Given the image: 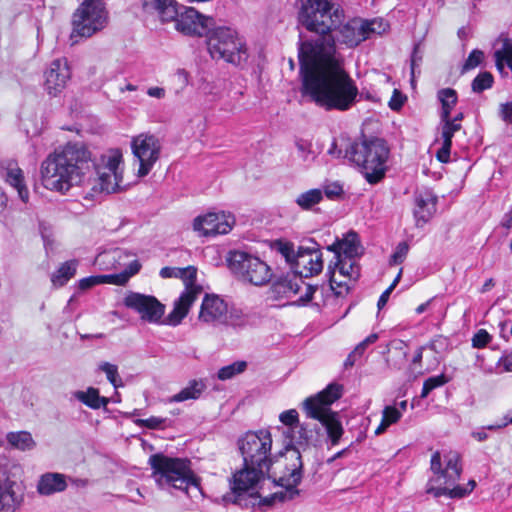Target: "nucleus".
I'll use <instances>...</instances> for the list:
<instances>
[{
  "label": "nucleus",
  "mask_w": 512,
  "mask_h": 512,
  "mask_svg": "<svg viewBox=\"0 0 512 512\" xmlns=\"http://www.w3.org/2000/svg\"><path fill=\"white\" fill-rule=\"evenodd\" d=\"M343 19L344 16L327 32H315V39L303 41L299 46L302 95L325 110H349L359 94L343 59L336 54L335 39L349 48L356 47L367 39V24L362 18L341 24Z\"/></svg>",
  "instance_id": "nucleus-1"
},
{
  "label": "nucleus",
  "mask_w": 512,
  "mask_h": 512,
  "mask_svg": "<svg viewBox=\"0 0 512 512\" xmlns=\"http://www.w3.org/2000/svg\"><path fill=\"white\" fill-rule=\"evenodd\" d=\"M90 162L91 152L84 143L68 142L42 161L41 183L46 189L61 194H66L72 187L90 184Z\"/></svg>",
  "instance_id": "nucleus-2"
},
{
  "label": "nucleus",
  "mask_w": 512,
  "mask_h": 512,
  "mask_svg": "<svg viewBox=\"0 0 512 512\" xmlns=\"http://www.w3.org/2000/svg\"><path fill=\"white\" fill-rule=\"evenodd\" d=\"M279 420L282 426H277L285 444V457L291 463L287 467L289 477L287 479V487L284 491L274 493L270 498H264L263 504L271 505L276 500L283 502L291 500L299 494L296 486L302 479V459L301 452L298 446H308L312 441V433L307 429L304 424L299 423V414L295 409L283 411L279 415Z\"/></svg>",
  "instance_id": "nucleus-3"
},
{
  "label": "nucleus",
  "mask_w": 512,
  "mask_h": 512,
  "mask_svg": "<svg viewBox=\"0 0 512 512\" xmlns=\"http://www.w3.org/2000/svg\"><path fill=\"white\" fill-rule=\"evenodd\" d=\"M430 469L432 476L426 484V493L435 498L445 496L460 499L469 495L476 486L474 480H470L466 486L457 484L462 473L460 455L457 452L449 451L442 456L436 451L431 457Z\"/></svg>",
  "instance_id": "nucleus-4"
},
{
  "label": "nucleus",
  "mask_w": 512,
  "mask_h": 512,
  "mask_svg": "<svg viewBox=\"0 0 512 512\" xmlns=\"http://www.w3.org/2000/svg\"><path fill=\"white\" fill-rule=\"evenodd\" d=\"M149 463L153 478L161 489L171 493L172 490L180 491L191 499L202 496L199 480L190 469L189 461L155 454L150 456Z\"/></svg>",
  "instance_id": "nucleus-5"
},
{
  "label": "nucleus",
  "mask_w": 512,
  "mask_h": 512,
  "mask_svg": "<svg viewBox=\"0 0 512 512\" xmlns=\"http://www.w3.org/2000/svg\"><path fill=\"white\" fill-rule=\"evenodd\" d=\"M342 390L340 384L331 383L315 396L306 398L302 404L306 416L318 420L325 427L332 445L338 444L344 432L338 413L331 410Z\"/></svg>",
  "instance_id": "nucleus-6"
},
{
  "label": "nucleus",
  "mask_w": 512,
  "mask_h": 512,
  "mask_svg": "<svg viewBox=\"0 0 512 512\" xmlns=\"http://www.w3.org/2000/svg\"><path fill=\"white\" fill-rule=\"evenodd\" d=\"M205 37L207 51L212 59L223 60L235 66L246 63L247 45L235 28L227 25L217 26L214 23Z\"/></svg>",
  "instance_id": "nucleus-7"
},
{
  "label": "nucleus",
  "mask_w": 512,
  "mask_h": 512,
  "mask_svg": "<svg viewBox=\"0 0 512 512\" xmlns=\"http://www.w3.org/2000/svg\"><path fill=\"white\" fill-rule=\"evenodd\" d=\"M346 157L361 171L365 179L374 184L380 181L387 169L389 148L381 139L363 140L353 143Z\"/></svg>",
  "instance_id": "nucleus-8"
},
{
  "label": "nucleus",
  "mask_w": 512,
  "mask_h": 512,
  "mask_svg": "<svg viewBox=\"0 0 512 512\" xmlns=\"http://www.w3.org/2000/svg\"><path fill=\"white\" fill-rule=\"evenodd\" d=\"M124 160L120 149L114 148L103 152L97 159L90 162L88 175L91 176L90 184L85 186L98 189L101 192H118L123 183Z\"/></svg>",
  "instance_id": "nucleus-9"
},
{
  "label": "nucleus",
  "mask_w": 512,
  "mask_h": 512,
  "mask_svg": "<svg viewBox=\"0 0 512 512\" xmlns=\"http://www.w3.org/2000/svg\"><path fill=\"white\" fill-rule=\"evenodd\" d=\"M159 274L162 278H179L185 285L184 291L175 300L173 309L166 318L168 325L177 326L187 316L191 306L202 292V287L196 283L197 269L194 266L163 267Z\"/></svg>",
  "instance_id": "nucleus-10"
},
{
  "label": "nucleus",
  "mask_w": 512,
  "mask_h": 512,
  "mask_svg": "<svg viewBox=\"0 0 512 512\" xmlns=\"http://www.w3.org/2000/svg\"><path fill=\"white\" fill-rule=\"evenodd\" d=\"M298 21L311 32L324 33L343 17V9L329 0H298Z\"/></svg>",
  "instance_id": "nucleus-11"
},
{
  "label": "nucleus",
  "mask_w": 512,
  "mask_h": 512,
  "mask_svg": "<svg viewBox=\"0 0 512 512\" xmlns=\"http://www.w3.org/2000/svg\"><path fill=\"white\" fill-rule=\"evenodd\" d=\"M108 23V11L103 0H84L73 15L71 40L89 38L103 30Z\"/></svg>",
  "instance_id": "nucleus-12"
},
{
  "label": "nucleus",
  "mask_w": 512,
  "mask_h": 512,
  "mask_svg": "<svg viewBox=\"0 0 512 512\" xmlns=\"http://www.w3.org/2000/svg\"><path fill=\"white\" fill-rule=\"evenodd\" d=\"M272 435L267 429L249 431L239 440L238 446L245 465L266 468L272 463Z\"/></svg>",
  "instance_id": "nucleus-13"
},
{
  "label": "nucleus",
  "mask_w": 512,
  "mask_h": 512,
  "mask_svg": "<svg viewBox=\"0 0 512 512\" xmlns=\"http://www.w3.org/2000/svg\"><path fill=\"white\" fill-rule=\"evenodd\" d=\"M228 261L234 274L253 285H264L271 278L270 267L259 257L247 252H231Z\"/></svg>",
  "instance_id": "nucleus-14"
},
{
  "label": "nucleus",
  "mask_w": 512,
  "mask_h": 512,
  "mask_svg": "<svg viewBox=\"0 0 512 512\" xmlns=\"http://www.w3.org/2000/svg\"><path fill=\"white\" fill-rule=\"evenodd\" d=\"M330 288L337 297L346 296L360 277V267L354 258L334 256L328 266Z\"/></svg>",
  "instance_id": "nucleus-15"
},
{
  "label": "nucleus",
  "mask_w": 512,
  "mask_h": 512,
  "mask_svg": "<svg viewBox=\"0 0 512 512\" xmlns=\"http://www.w3.org/2000/svg\"><path fill=\"white\" fill-rule=\"evenodd\" d=\"M161 149V141L154 134L144 132L132 137L131 150L139 161L138 176L144 177L149 174L160 158Z\"/></svg>",
  "instance_id": "nucleus-16"
},
{
  "label": "nucleus",
  "mask_w": 512,
  "mask_h": 512,
  "mask_svg": "<svg viewBox=\"0 0 512 512\" xmlns=\"http://www.w3.org/2000/svg\"><path fill=\"white\" fill-rule=\"evenodd\" d=\"M123 304L138 313L140 318L148 323H161L165 313V305L152 295L130 291L124 297Z\"/></svg>",
  "instance_id": "nucleus-17"
},
{
  "label": "nucleus",
  "mask_w": 512,
  "mask_h": 512,
  "mask_svg": "<svg viewBox=\"0 0 512 512\" xmlns=\"http://www.w3.org/2000/svg\"><path fill=\"white\" fill-rule=\"evenodd\" d=\"M175 29L187 36L202 37L207 34L214 24V18L200 13L193 7L177 9V16L173 18Z\"/></svg>",
  "instance_id": "nucleus-18"
},
{
  "label": "nucleus",
  "mask_w": 512,
  "mask_h": 512,
  "mask_svg": "<svg viewBox=\"0 0 512 512\" xmlns=\"http://www.w3.org/2000/svg\"><path fill=\"white\" fill-rule=\"evenodd\" d=\"M235 224V217L224 211L208 212L197 216L193 229L200 236L210 237L229 233Z\"/></svg>",
  "instance_id": "nucleus-19"
},
{
  "label": "nucleus",
  "mask_w": 512,
  "mask_h": 512,
  "mask_svg": "<svg viewBox=\"0 0 512 512\" xmlns=\"http://www.w3.org/2000/svg\"><path fill=\"white\" fill-rule=\"evenodd\" d=\"M137 264V271H140L141 264L134 254L123 248H110L101 251L97 254L94 260V265L103 271L122 269L120 273H125L130 270L133 264Z\"/></svg>",
  "instance_id": "nucleus-20"
},
{
  "label": "nucleus",
  "mask_w": 512,
  "mask_h": 512,
  "mask_svg": "<svg viewBox=\"0 0 512 512\" xmlns=\"http://www.w3.org/2000/svg\"><path fill=\"white\" fill-rule=\"evenodd\" d=\"M228 303L216 294H206L202 300L198 320L212 326L223 325L227 321Z\"/></svg>",
  "instance_id": "nucleus-21"
},
{
  "label": "nucleus",
  "mask_w": 512,
  "mask_h": 512,
  "mask_svg": "<svg viewBox=\"0 0 512 512\" xmlns=\"http://www.w3.org/2000/svg\"><path fill=\"white\" fill-rule=\"evenodd\" d=\"M44 76L46 92L53 97L60 95L71 77L67 60L61 58L52 61Z\"/></svg>",
  "instance_id": "nucleus-22"
},
{
  "label": "nucleus",
  "mask_w": 512,
  "mask_h": 512,
  "mask_svg": "<svg viewBox=\"0 0 512 512\" xmlns=\"http://www.w3.org/2000/svg\"><path fill=\"white\" fill-rule=\"evenodd\" d=\"M265 471L268 469L244 464V468L233 475L232 491L238 495L244 492L256 495Z\"/></svg>",
  "instance_id": "nucleus-23"
},
{
  "label": "nucleus",
  "mask_w": 512,
  "mask_h": 512,
  "mask_svg": "<svg viewBox=\"0 0 512 512\" xmlns=\"http://www.w3.org/2000/svg\"><path fill=\"white\" fill-rule=\"evenodd\" d=\"M293 268L300 277L308 278L323 269L322 253L318 249L301 247L293 261Z\"/></svg>",
  "instance_id": "nucleus-24"
},
{
  "label": "nucleus",
  "mask_w": 512,
  "mask_h": 512,
  "mask_svg": "<svg viewBox=\"0 0 512 512\" xmlns=\"http://www.w3.org/2000/svg\"><path fill=\"white\" fill-rule=\"evenodd\" d=\"M0 176L14 188L19 198L27 203L29 200V190L25 183V177L18 163L12 159H5L0 162Z\"/></svg>",
  "instance_id": "nucleus-25"
},
{
  "label": "nucleus",
  "mask_w": 512,
  "mask_h": 512,
  "mask_svg": "<svg viewBox=\"0 0 512 512\" xmlns=\"http://www.w3.org/2000/svg\"><path fill=\"white\" fill-rule=\"evenodd\" d=\"M413 210L417 227H423L436 212L437 196L430 189L418 190L414 196Z\"/></svg>",
  "instance_id": "nucleus-26"
},
{
  "label": "nucleus",
  "mask_w": 512,
  "mask_h": 512,
  "mask_svg": "<svg viewBox=\"0 0 512 512\" xmlns=\"http://www.w3.org/2000/svg\"><path fill=\"white\" fill-rule=\"evenodd\" d=\"M137 271V264H133L130 270L125 273L109 274V275H93L82 278L78 281L80 290H88L94 286L101 284L125 285Z\"/></svg>",
  "instance_id": "nucleus-27"
},
{
  "label": "nucleus",
  "mask_w": 512,
  "mask_h": 512,
  "mask_svg": "<svg viewBox=\"0 0 512 512\" xmlns=\"http://www.w3.org/2000/svg\"><path fill=\"white\" fill-rule=\"evenodd\" d=\"M146 13L156 15L162 23H169L177 16L176 0H141Z\"/></svg>",
  "instance_id": "nucleus-28"
},
{
  "label": "nucleus",
  "mask_w": 512,
  "mask_h": 512,
  "mask_svg": "<svg viewBox=\"0 0 512 512\" xmlns=\"http://www.w3.org/2000/svg\"><path fill=\"white\" fill-rule=\"evenodd\" d=\"M441 139L442 146L437 151V159L440 162L447 163L450 159V151L452 146V138L454 134L461 129L460 123L450 122V118L441 119Z\"/></svg>",
  "instance_id": "nucleus-29"
},
{
  "label": "nucleus",
  "mask_w": 512,
  "mask_h": 512,
  "mask_svg": "<svg viewBox=\"0 0 512 512\" xmlns=\"http://www.w3.org/2000/svg\"><path fill=\"white\" fill-rule=\"evenodd\" d=\"M66 488V476L60 473H45L40 477L37 484V491L45 496L62 492Z\"/></svg>",
  "instance_id": "nucleus-30"
},
{
  "label": "nucleus",
  "mask_w": 512,
  "mask_h": 512,
  "mask_svg": "<svg viewBox=\"0 0 512 512\" xmlns=\"http://www.w3.org/2000/svg\"><path fill=\"white\" fill-rule=\"evenodd\" d=\"M359 240L355 232H349L343 239L328 247V250L334 252V256L354 258L359 255Z\"/></svg>",
  "instance_id": "nucleus-31"
},
{
  "label": "nucleus",
  "mask_w": 512,
  "mask_h": 512,
  "mask_svg": "<svg viewBox=\"0 0 512 512\" xmlns=\"http://www.w3.org/2000/svg\"><path fill=\"white\" fill-rule=\"evenodd\" d=\"M294 202L302 211L317 213L320 211L319 205L323 202V193L320 188H311L297 194Z\"/></svg>",
  "instance_id": "nucleus-32"
},
{
  "label": "nucleus",
  "mask_w": 512,
  "mask_h": 512,
  "mask_svg": "<svg viewBox=\"0 0 512 512\" xmlns=\"http://www.w3.org/2000/svg\"><path fill=\"white\" fill-rule=\"evenodd\" d=\"M72 396L91 409L106 407L110 402L109 398L100 396L98 389L93 387H89L85 391H75L72 393Z\"/></svg>",
  "instance_id": "nucleus-33"
},
{
  "label": "nucleus",
  "mask_w": 512,
  "mask_h": 512,
  "mask_svg": "<svg viewBox=\"0 0 512 512\" xmlns=\"http://www.w3.org/2000/svg\"><path fill=\"white\" fill-rule=\"evenodd\" d=\"M206 386L201 380H192L189 384L181 389L178 393L169 397L168 403H178L188 400H197L205 390Z\"/></svg>",
  "instance_id": "nucleus-34"
},
{
  "label": "nucleus",
  "mask_w": 512,
  "mask_h": 512,
  "mask_svg": "<svg viewBox=\"0 0 512 512\" xmlns=\"http://www.w3.org/2000/svg\"><path fill=\"white\" fill-rule=\"evenodd\" d=\"M285 288V293L288 296L297 295L303 291V293L299 297V301L302 304L309 302L313 298L314 293L317 291L316 288L306 284L301 279L287 281L285 284Z\"/></svg>",
  "instance_id": "nucleus-35"
},
{
  "label": "nucleus",
  "mask_w": 512,
  "mask_h": 512,
  "mask_svg": "<svg viewBox=\"0 0 512 512\" xmlns=\"http://www.w3.org/2000/svg\"><path fill=\"white\" fill-rule=\"evenodd\" d=\"M78 264V261L75 259L62 263L51 275L53 286L57 288L64 286L76 274Z\"/></svg>",
  "instance_id": "nucleus-36"
},
{
  "label": "nucleus",
  "mask_w": 512,
  "mask_h": 512,
  "mask_svg": "<svg viewBox=\"0 0 512 512\" xmlns=\"http://www.w3.org/2000/svg\"><path fill=\"white\" fill-rule=\"evenodd\" d=\"M6 439L12 447L22 451L31 450L35 447V441L27 431L9 432Z\"/></svg>",
  "instance_id": "nucleus-37"
},
{
  "label": "nucleus",
  "mask_w": 512,
  "mask_h": 512,
  "mask_svg": "<svg viewBox=\"0 0 512 512\" xmlns=\"http://www.w3.org/2000/svg\"><path fill=\"white\" fill-rule=\"evenodd\" d=\"M438 99L442 104L440 119L450 118L452 109L457 103L456 91L450 88L442 89L438 92Z\"/></svg>",
  "instance_id": "nucleus-38"
},
{
  "label": "nucleus",
  "mask_w": 512,
  "mask_h": 512,
  "mask_svg": "<svg viewBox=\"0 0 512 512\" xmlns=\"http://www.w3.org/2000/svg\"><path fill=\"white\" fill-rule=\"evenodd\" d=\"M14 492L5 481L0 480V512H14Z\"/></svg>",
  "instance_id": "nucleus-39"
},
{
  "label": "nucleus",
  "mask_w": 512,
  "mask_h": 512,
  "mask_svg": "<svg viewBox=\"0 0 512 512\" xmlns=\"http://www.w3.org/2000/svg\"><path fill=\"white\" fill-rule=\"evenodd\" d=\"M249 323V317L242 309L230 306L227 307V321L223 325L233 327H244Z\"/></svg>",
  "instance_id": "nucleus-40"
},
{
  "label": "nucleus",
  "mask_w": 512,
  "mask_h": 512,
  "mask_svg": "<svg viewBox=\"0 0 512 512\" xmlns=\"http://www.w3.org/2000/svg\"><path fill=\"white\" fill-rule=\"evenodd\" d=\"M247 363L245 361H236L230 365L224 366L218 371V379L225 381L241 374L245 371Z\"/></svg>",
  "instance_id": "nucleus-41"
},
{
  "label": "nucleus",
  "mask_w": 512,
  "mask_h": 512,
  "mask_svg": "<svg viewBox=\"0 0 512 512\" xmlns=\"http://www.w3.org/2000/svg\"><path fill=\"white\" fill-rule=\"evenodd\" d=\"M493 82L494 78L490 72H481L472 81V91L475 93H481L484 90L490 89Z\"/></svg>",
  "instance_id": "nucleus-42"
},
{
  "label": "nucleus",
  "mask_w": 512,
  "mask_h": 512,
  "mask_svg": "<svg viewBox=\"0 0 512 512\" xmlns=\"http://www.w3.org/2000/svg\"><path fill=\"white\" fill-rule=\"evenodd\" d=\"M320 189L323 193V198L327 197L330 200H337L341 198L344 193L343 185L338 181L326 182Z\"/></svg>",
  "instance_id": "nucleus-43"
},
{
  "label": "nucleus",
  "mask_w": 512,
  "mask_h": 512,
  "mask_svg": "<svg viewBox=\"0 0 512 512\" xmlns=\"http://www.w3.org/2000/svg\"><path fill=\"white\" fill-rule=\"evenodd\" d=\"M447 382L448 379L444 374L429 377L423 383L421 398H426L432 390L445 385Z\"/></svg>",
  "instance_id": "nucleus-44"
},
{
  "label": "nucleus",
  "mask_w": 512,
  "mask_h": 512,
  "mask_svg": "<svg viewBox=\"0 0 512 512\" xmlns=\"http://www.w3.org/2000/svg\"><path fill=\"white\" fill-rule=\"evenodd\" d=\"M99 369L106 374L108 381L115 387L122 386V380L118 375V367L109 362H103L100 364Z\"/></svg>",
  "instance_id": "nucleus-45"
},
{
  "label": "nucleus",
  "mask_w": 512,
  "mask_h": 512,
  "mask_svg": "<svg viewBox=\"0 0 512 512\" xmlns=\"http://www.w3.org/2000/svg\"><path fill=\"white\" fill-rule=\"evenodd\" d=\"M365 24H367V27H365V31L367 33V39L372 34H378L381 35L385 33L389 25L387 22H385L383 19L375 18L373 20H365Z\"/></svg>",
  "instance_id": "nucleus-46"
},
{
  "label": "nucleus",
  "mask_w": 512,
  "mask_h": 512,
  "mask_svg": "<svg viewBox=\"0 0 512 512\" xmlns=\"http://www.w3.org/2000/svg\"><path fill=\"white\" fill-rule=\"evenodd\" d=\"M483 60L484 53L481 50H472L462 67V73L478 67L483 62Z\"/></svg>",
  "instance_id": "nucleus-47"
},
{
  "label": "nucleus",
  "mask_w": 512,
  "mask_h": 512,
  "mask_svg": "<svg viewBox=\"0 0 512 512\" xmlns=\"http://www.w3.org/2000/svg\"><path fill=\"white\" fill-rule=\"evenodd\" d=\"M492 340V336L485 330L479 329L472 337V346L477 349L486 347Z\"/></svg>",
  "instance_id": "nucleus-48"
},
{
  "label": "nucleus",
  "mask_w": 512,
  "mask_h": 512,
  "mask_svg": "<svg viewBox=\"0 0 512 512\" xmlns=\"http://www.w3.org/2000/svg\"><path fill=\"white\" fill-rule=\"evenodd\" d=\"M409 246L406 242H400L390 257L391 265L401 264L408 254Z\"/></svg>",
  "instance_id": "nucleus-49"
},
{
  "label": "nucleus",
  "mask_w": 512,
  "mask_h": 512,
  "mask_svg": "<svg viewBox=\"0 0 512 512\" xmlns=\"http://www.w3.org/2000/svg\"><path fill=\"white\" fill-rule=\"evenodd\" d=\"M402 416V413L393 406H387L382 413V419L390 426L396 423Z\"/></svg>",
  "instance_id": "nucleus-50"
},
{
  "label": "nucleus",
  "mask_w": 512,
  "mask_h": 512,
  "mask_svg": "<svg viewBox=\"0 0 512 512\" xmlns=\"http://www.w3.org/2000/svg\"><path fill=\"white\" fill-rule=\"evenodd\" d=\"M401 275H402V269H400V271L398 272L397 276L395 277V279L391 283V285L380 295L378 303H377V306L379 309L383 308L386 305L390 294L392 293V291L395 289V287L399 283Z\"/></svg>",
  "instance_id": "nucleus-51"
},
{
  "label": "nucleus",
  "mask_w": 512,
  "mask_h": 512,
  "mask_svg": "<svg viewBox=\"0 0 512 512\" xmlns=\"http://www.w3.org/2000/svg\"><path fill=\"white\" fill-rule=\"evenodd\" d=\"M166 419L152 416L147 419L139 420L138 423L150 429H159L165 426Z\"/></svg>",
  "instance_id": "nucleus-52"
},
{
  "label": "nucleus",
  "mask_w": 512,
  "mask_h": 512,
  "mask_svg": "<svg viewBox=\"0 0 512 512\" xmlns=\"http://www.w3.org/2000/svg\"><path fill=\"white\" fill-rule=\"evenodd\" d=\"M508 425H512V410H508L499 422L488 425L486 428L489 430H499Z\"/></svg>",
  "instance_id": "nucleus-53"
},
{
  "label": "nucleus",
  "mask_w": 512,
  "mask_h": 512,
  "mask_svg": "<svg viewBox=\"0 0 512 512\" xmlns=\"http://www.w3.org/2000/svg\"><path fill=\"white\" fill-rule=\"evenodd\" d=\"M405 97L398 90H394L393 95L389 101V107L392 110H399L404 104Z\"/></svg>",
  "instance_id": "nucleus-54"
},
{
  "label": "nucleus",
  "mask_w": 512,
  "mask_h": 512,
  "mask_svg": "<svg viewBox=\"0 0 512 512\" xmlns=\"http://www.w3.org/2000/svg\"><path fill=\"white\" fill-rule=\"evenodd\" d=\"M500 117L506 123H512V100L500 105Z\"/></svg>",
  "instance_id": "nucleus-55"
},
{
  "label": "nucleus",
  "mask_w": 512,
  "mask_h": 512,
  "mask_svg": "<svg viewBox=\"0 0 512 512\" xmlns=\"http://www.w3.org/2000/svg\"><path fill=\"white\" fill-rule=\"evenodd\" d=\"M296 147L302 159L305 161L308 160V157L311 154V144L305 140H298L296 142Z\"/></svg>",
  "instance_id": "nucleus-56"
},
{
  "label": "nucleus",
  "mask_w": 512,
  "mask_h": 512,
  "mask_svg": "<svg viewBox=\"0 0 512 512\" xmlns=\"http://www.w3.org/2000/svg\"><path fill=\"white\" fill-rule=\"evenodd\" d=\"M498 366L502 367L505 372H512V351L499 359Z\"/></svg>",
  "instance_id": "nucleus-57"
},
{
  "label": "nucleus",
  "mask_w": 512,
  "mask_h": 512,
  "mask_svg": "<svg viewBox=\"0 0 512 512\" xmlns=\"http://www.w3.org/2000/svg\"><path fill=\"white\" fill-rule=\"evenodd\" d=\"M279 251L281 254L286 258L288 262H291L293 264V261L295 259L294 255V249L293 246L290 244H281Z\"/></svg>",
  "instance_id": "nucleus-58"
},
{
  "label": "nucleus",
  "mask_w": 512,
  "mask_h": 512,
  "mask_svg": "<svg viewBox=\"0 0 512 512\" xmlns=\"http://www.w3.org/2000/svg\"><path fill=\"white\" fill-rule=\"evenodd\" d=\"M147 94L152 98L163 99L166 95V91L162 87H150L147 90Z\"/></svg>",
  "instance_id": "nucleus-59"
},
{
  "label": "nucleus",
  "mask_w": 512,
  "mask_h": 512,
  "mask_svg": "<svg viewBox=\"0 0 512 512\" xmlns=\"http://www.w3.org/2000/svg\"><path fill=\"white\" fill-rule=\"evenodd\" d=\"M422 60V57L418 55L417 47L414 48V51L411 56V75H412V83L414 82V76H415V69L417 66V63Z\"/></svg>",
  "instance_id": "nucleus-60"
},
{
  "label": "nucleus",
  "mask_w": 512,
  "mask_h": 512,
  "mask_svg": "<svg viewBox=\"0 0 512 512\" xmlns=\"http://www.w3.org/2000/svg\"><path fill=\"white\" fill-rule=\"evenodd\" d=\"M510 325H511V322H509V321H502L498 325L500 337L506 341H508V333H509Z\"/></svg>",
  "instance_id": "nucleus-61"
},
{
  "label": "nucleus",
  "mask_w": 512,
  "mask_h": 512,
  "mask_svg": "<svg viewBox=\"0 0 512 512\" xmlns=\"http://www.w3.org/2000/svg\"><path fill=\"white\" fill-rule=\"evenodd\" d=\"M502 226L510 229L512 227V209H510L503 217Z\"/></svg>",
  "instance_id": "nucleus-62"
},
{
  "label": "nucleus",
  "mask_w": 512,
  "mask_h": 512,
  "mask_svg": "<svg viewBox=\"0 0 512 512\" xmlns=\"http://www.w3.org/2000/svg\"><path fill=\"white\" fill-rule=\"evenodd\" d=\"M368 346H366L364 344V342H360L356 347L355 349L353 350L354 354H356L358 357L362 356V354L364 353V351L366 350Z\"/></svg>",
  "instance_id": "nucleus-63"
},
{
  "label": "nucleus",
  "mask_w": 512,
  "mask_h": 512,
  "mask_svg": "<svg viewBox=\"0 0 512 512\" xmlns=\"http://www.w3.org/2000/svg\"><path fill=\"white\" fill-rule=\"evenodd\" d=\"M377 340H378V334H376V333H372V334H370L369 336H367V337L363 340V342H364V344H365L366 346H369V345H371V344L375 343Z\"/></svg>",
  "instance_id": "nucleus-64"
}]
</instances>
